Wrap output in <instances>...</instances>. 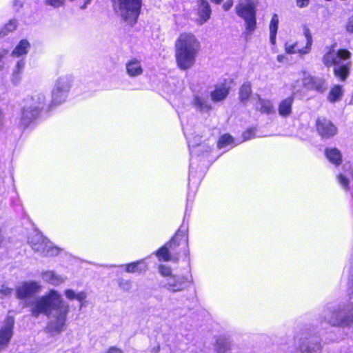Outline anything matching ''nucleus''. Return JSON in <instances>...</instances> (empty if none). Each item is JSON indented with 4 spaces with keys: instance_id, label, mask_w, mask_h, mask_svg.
<instances>
[{
    "instance_id": "obj_1",
    "label": "nucleus",
    "mask_w": 353,
    "mask_h": 353,
    "mask_svg": "<svg viewBox=\"0 0 353 353\" xmlns=\"http://www.w3.org/2000/svg\"><path fill=\"white\" fill-rule=\"evenodd\" d=\"M53 310L58 311V314L52 330L56 332H60L63 329L70 308L57 291L51 290L45 295L37 299L32 305L30 313L35 318L39 317L41 314L50 316Z\"/></svg>"
},
{
    "instance_id": "obj_2",
    "label": "nucleus",
    "mask_w": 353,
    "mask_h": 353,
    "mask_svg": "<svg viewBox=\"0 0 353 353\" xmlns=\"http://www.w3.org/2000/svg\"><path fill=\"white\" fill-rule=\"evenodd\" d=\"M201 44L195 36L191 33H181L175 42V61L177 67L181 70L191 68L196 61Z\"/></svg>"
},
{
    "instance_id": "obj_3",
    "label": "nucleus",
    "mask_w": 353,
    "mask_h": 353,
    "mask_svg": "<svg viewBox=\"0 0 353 353\" xmlns=\"http://www.w3.org/2000/svg\"><path fill=\"white\" fill-rule=\"evenodd\" d=\"M114 11L125 21L136 22L142 0H111Z\"/></svg>"
},
{
    "instance_id": "obj_4",
    "label": "nucleus",
    "mask_w": 353,
    "mask_h": 353,
    "mask_svg": "<svg viewBox=\"0 0 353 353\" xmlns=\"http://www.w3.org/2000/svg\"><path fill=\"white\" fill-rule=\"evenodd\" d=\"M179 260L180 256L189 255L188 228L181 225L172 238L166 242Z\"/></svg>"
},
{
    "instance_id": "obj_5",
    "label": "nucleus",
    "mask_w": 353,
    "mask_h": 353,
    "mask_svg": "<svg viewBox=\"0 0 353 353\" xmlns=\"http://www.w3.org/2000/svg\"><path fill=\"white\" fill-rule=\"evenodd\" d=\"M336 43L327 48V51L322 57L325 66L330 68L339 65L341 61H347L351 58V52L345 48H340L335 52Z\"/></svg>"
},
{
    "instance_id": "obj_6",
    "label": "nucleus",
    "mask_w": 353,
    "mask_h": 353,
    "mask_svg": "<svg viewBox=\"0 0 353 353\" xmlns=\"http://www.w3.org/2000/svg\"><path fill=\"white\" fill-rule=\"evenodd\" d=\"M315 130L321 139H332L338 134L337 126L325 117H318L315 121Z\"/></svg>"
},
{
    "instance_id": "obj_7",
    "label": "nucleus",
    "mask_w": 353,
    "mask_h": 353,
    "mask_svg": "<svg viewBox=\"0 0 353 353\" xmlns=\"http://www.w3.org/2000/svg\"><path fill=\"white\" fill-rule=\"evenodd\" d=\"M328 323L332 326L350 325L353 323V307L350 310L340 308L333 310Z\"/></svg>"
},
{
    "instance_id": "obj_8",
    "label": "nucleus",
    "mask_w": 353,
    "mask_h": 353,
    "mask_svg": "<svg viewBox=\"0 0 353 353\" xmlns=\"http://www.w3.org/2000/svg\"><path fill=\"white\" fill-rule=\"evenodd\" d=\"M14 318L8 315L4 319V324L0 327V352L6 350L9 345L14 335Z\"/></svg>"
},
{
    "instance_id": "obj_9",
    "label": "nucleus",
    "mask_w": 353,
    "mask_h": 353,
    "mask_svg": "<svg viewBox=\"0 0 353 353\" xmlns=\"http://www.w3.org/2000/svg\"><path fill=\"white\" fill-rule=\"evenodd\" d=\"M256 0H239L236 7V13L245 22H256Z\"/></svg>"
},
{
    "instance_id": "obj_10",
    "label": "nucleus",
    "mask_w": 353,
    "mask_h": 353,
    "mask_svg": "<svg viewBox=\"0 0 353 353\" xmlns=\"http://www.w3.org/2000/svg\"><path fill=\"white\" fill-rule=\"evenodd\" d=\"M41 290L37 281L24 282L16 288L17 298L21 300L30 299L37 294Z\"/></svg>"
},
{
    "instance_id": "obj_11",
    "label": "nucleus",
    "mask_w": 353,
    "mask_h": 353,
    "mask_svg": "<svg viewBox=\"0 0 353 353\" xmlns=\"http://www.w3.org/2000/svg\"><path fill=\"white\" fill-rule=\"evenodd\" d=\"M190 281L183 275L173 274L170 278L167 279L165 287L172 292H180L185 290L189 285Z\"/></svg>"
},
{
    "instance_id": "obj_12",
    "label": "nucleus",
    "mask_w": 353,
    "mask_h": 353,
    "mask_svg": "<svg viewBox=\"0 0 353 353\" xmlns=\"http://www.w3.org/2000/svg\"><path fill=\"white\" fill-rule=\"evenodd\" d=\"M285 52L289 54H297L300 57H303L310 52V46L306 45L303 39H300L294 43L285 42L284 45Z\"/></svg>"
},
{
    "instance_id": "obj_13",
    "label": "nucleus",
    "mask_w": 353,
    "mask_h": 353,
    "mask_svg": "<svg viewBox=\"0 0 353 353\" xmlns=\"http://www.w3.org/2000/svg\"><path fill=\"white\" fill-rule=\"evenodd\" d=\"M230 92V87L227 83H222L214 86L210 92V97L213 102L217 103L224 101Z\"/></svg>"
},
{
    "instance_id": "obj_14",
    "label": "nucleus",
    "mask_w": 353,
    "mask_h": 353,
    "mask_svg": "<svg viewBox=\"0 0 353 353\" xmlns=\"http://www.w3.org/2000/svg\"><path fill=\"white\" fill-rule=\"evenodd\" d=\"M154 254L159 261H172L177 263L179 261L177 256L172 252L171 249H170L167 243L157 249Z\"/></svg>"
},
{
    "instance_id": "obj_15",
    "label": "nucleus",
    "mask_w": 353,
    "mask_h": 353,
    "mask_svg": "<svg viewBox=\"0 0 353 353\" xmlns=\"http://www.w3.org/2000/svg\"><path fill=\"white\" fill-rule=\"evenodd\" d=\"M40 110L38 106L24 107L22 110L21 123L24 126H28L39 116Z\"/></svg>"
},
{
    "instance_id": "obj_16",
    "label": "nucleus",
    "mask_w": 353,
    "mask_h": 353,
    "mask_svg": "<svg viewBox=\"0 0 353 353\" xmlns=\"http://www.w3.org/2000/svg\"><path fill=\"white\" fill-rule=\"evenodd\" d=\"M238 99L243 105H246L252 98V87L250 81L243 83L239 87Z\"/></svg>"
},
{
    "instance_id": "obj_17",
    "label": "nucleus",
    "mask_w": 353,
    "mask_h": 353,
    "mask_svg": "<svg viewBox=\"0 0 353 353\" xmlns=\"http://www.w3.org/2000/svg\"><path fill=\"white\" fill-rule=\"evenodd\" d=\"M294 101V97L290 96L280 101L278 105V112L281 117L286 118L291 115Z\"/></svg>"
},
{
    "instance_id": "obj_18",
    "label": "nucleus",
    "mask_w": 353,
    "mask_h": 353,
    "mask_svg": "<svg viewBox=\"0 0 353 353\" xmlns=\"http://www.w3.org/2000/svg\"><path fill=\"white\" fill-rule=\"evenodd\" d=\"M148 269V265L145 259H141L137 261L127 263L125 266V270L129 273H143Z\"/></svg>"
},
{
    "instance_id": "obj_19",
    "label": "nucleus",
    "mask_w": 353,
    "mask_h": 353,
    "mask_svg": "<svg viewBox=\"0 0 353 353\" xmlns=\"http://www.w3.org/2000/svg\"><path fill=\"white\" fill-rule=\"evenodd\" d=\"M125 67L128 74L131 77L139 76L143 72L141 61L137 59L128 61L125 64Z\"/></svg>"
},
{
    "instance_id": "obj_20",
    "label": "nucleus",
    "mask_w": 353,
    "mask_h": 353,
    "mask_svg": "<svg viewBox=\"0 0 353 353\" xmlns=\"http://www.w3.org/2000/svg\"><path fill=\"white\" fill-rule=\"evenodd\" d=\"M192 105L201 112H208L212 109V105L205 98L199 95L194 96Z\"/></svg>"
},
{
    "instance_id": "obj_21",
    "label": "nucleus",
    "mask_w": 353,
    "mask_h": 353,
    "mask_svg": "<svg viewBox=\"0 0 353 353\" xmlns=\"http://www.w3.org/2000/svg\"><path fill=\"white\" fill-rule=\"evenodd\" d=\"M352 63L347 61L334 69V74L341 81H345L350 74Z\"/></svg>"
},
{
    "instance_id": "obj_22",
    "label": "nucleus",
    "mask_w": 353,
    "mask_h": 353,
    "mask_svg": "<svg viewBox=\"0 0 353 353\" xmlns=\"http://www.w3.org/2000/svg\"><path fill=\"white\" fill-rule=\"evenodd\" d=\"M325 155L329 161L335 165H339L342 163V154L336 148H325Z\"/></svg>"
},
{
    "instance_id": "obj_23",
    "label": "nucleus",
    "mask_w": 353,
    "mask_h": 353,
    "mask_svg": "<svg viewBox=\"0 0 353 353\" xmlns=\"http://www.w3.org/2000/svg\"><path fill=\"white\" fill-rule=\"evenodd\" d=\"M303 86L307 90H316L318 92H322L323 90V83L318 81L312 77H305L303 81Z\"/></svg>"
},
{
    "instance_id": "obj_24",
    "label": "nucleus",
    "mask_w": 353,
    "mask_h": 353,
    "mask_svg": "<svg viewBox=\"0 0 353 353\" xmlns=\"http://www.w3.org/2000/svg\"><path fill=\"white\" fill-rule=\"evenodd\" d=\"M30 43L27 39H21L12 52L14 57H19L28 54Z\"/></svg>"
},
{
    "instance_id": "obj_25",
    "label": "nucleus",
    "mask_w": 353,
    "mask_h": 353,
    "mask_svg": "<svg viewBox=\"0 0 353 353\" xmlns=\"http://www.w3.org/2000/svg\"><path fill=\"white\" fill-rule=\"evenodd\" d=\"M343 94V86L339 84L334 85L327 97V100L332 103L341 99Z\"/></svg>"
},
{
    "instance_id": "obj_26",
    "label": "nucleus",
    "mask_w": 353,
    "mask_h": 353,
    "mask_svg": "<svg viewBox=\"0 0 353 353\" xmlns=\"http://www.w3.org/2000/svg\"><path fill=\"white\" fill-rule=\"evenodd\" d=\"M197 2L199 4V15L202 20H208L211 14V9L208 2L206 0H197Z\"/></svg>"
},
{
    "instance_id": "obj_27",
    "label": "nucleus",
    "mask_w": 353,
    "mask_h": 353,
    "mask_svg": "<svg viewBox=\"0 0 353 353\" xmlns=\"http://www.w3.org/2000/svg\"><path fill=\"white\" fill-rule=\"evenodd\" d=\"M259 103L260 107L258 109V111L261 114H270L274 112V105L270 100H265L259 97Z\"/></svg>"
},
{
    "instance_id": "obj_28",
    "label": "nucleus",
    "mask_w": 353,
    "mask_h": 353,
    "mask_svg": "<svg viewBox=\"0 0 353 353\" xmlns=\"http://www.w3.org/2000/svg\"><path fill=\"white\" fill-rule=\"evenodd\" d=\"M234 141L233 137L229 133L222 134L218 139L216 146L219 149L223 148L227 145L232 144Z\"/></svg>"
},
{
    "instance_id": "obj_29",
    "label": "nucleus",
    "mask_w": 353,
    "mask_h": 353,
    "mask_svg": "<svg viewBox=\"0 0 353 353\" xmlns=\"http://www.w3.org/2000/svg\"><path fill=\"white\" fill-rule=\"evenodd\" d=\"M157 269L159 274L166 279L170 278L173 275L172 268L169 265L159 264Z\"/></svg>"
},
{
    "instance_id": "obj_30",
    "label": "nucleus",
    "mask_w": 353,
    "mask_h": 353,
    "mask_svg": "<svg viewBox=\"0 0 353 353\" xmlns=\"http://www.w3.org/2000/svg\"><path fill=\"white\" fill-rule=\"evenodd\" d=\"M63 90L59 88H56L52 91V103L56 105L64 101L65 95Z\"/></svg>"
},
{
    "instance_id": "obj_31",
    "label": "nucleus",
    "mask_w": 353,
    "mask_h": 353,
    "mask_svg": "<svg viewBox=\"0 0 353 353\" xmlns=\"http://www.w3.org/2000/svg\"><path fill=\"white\" fill-rule=\"evenodd\" d=\"M270 40L272 45L276 43V37L278 30V23H270Z\"/></svg>"
},
{
    "instance_id": "obj_32",
    "label": "nucleus",
    "mask_w": 353,
    "mask_h": 353,
    "mask_svg": "<svg viewBox=\"0 0 353 353\" xmlns=\"http://www.w3.org/2000/svg\"><path fill=\"white\" fill-rule=\"evenodd\" d=\"M49 281L53 285H58L63 281V279L54 274L53 272H49L47 273Z\"/></svg>"
},
{
    "instance_id": "obj_33",
    "label": "nucleus",
    "mask_w": 353,
    "mask_h": 353,
    "mask_svg": "<svg viewBox=\"0 0 353 353\" xmlns=\"http://www.w3.org/2000/svg\"><path fill=\"white\" fill-rule=\"evenodd\" d=\"M212 152V148L208 145H204L199 150L198 156L201 157L203 159H208Z\"/></svg>"
},
{
    "instance_id": "obj_34",
    "label": "nucleus",
    "mask_w": 353,
    "mask_h": 353,
    "mask_svg": "<svg viewBox=\"0 0 353 353\" xmlns=\"http://www.w3.org/2000/svg\"><path fill=\"white\" fill-rule=\"evenodd\" d=\"M65 0H44V3L47 6L57 8L64 6Z\"/></svg>"
},
{
    "instance_id": "obj_35",
    "label": "nucleus",
    "mask_w": 353,
    "mask_h": 353,
    "mask_svg": "<svg viewBox=\"0 0 353 353\" xmlns=\"http://www.w3.org/2000/svg\"><path fill=\"white\" fill-rule=\"evenodd\" d=\"M304 35L305 39H303V41L305 42L306 45H307V46H310V49H312V45L313 42L312 37L310 31V29L307 27H304Z\"/></svg>"
},
{
    "instance_id": "obj_36",
    "label": "nucleus",
    "mask_w": 353,
    "mask_h": 353,
    "mask_svg": "<svg viewBox=\"0 0 353 353\" xmlns=\"http://www.w3.org/2000/svg\"><path fill=\"white\" fill-rule=\"evenodd\" d=\"M12 290L5 285H2L0 288V298L3 299L6 296H8L11 294Z\"/></svg>"
},
{
    "instance_id": "obj_37",
    "label": "nucleus",
    "mask_w": 353,
    "mask_h": 353,
    "mask_svg": "<svg viewBox=\"0 0 353 353\" xmlns=\"http://www.w3.org/2000/svg\"><path fill=\"white\" fill-rule=\"evenodd\" d=\"M339 183L347 190L349 189V180L345 176L340 174L337 176Z\"/></svg>"
},
{
    "instance_id": "obj_38",
    "label": "nucleus",
    "mask_w": 353,
    "mask_h": 353,
    "mask_svg": "<svg viewBox=\"0 0 353 353\" xmlns=\"http://www.w3.org/2000/svg\"><path fill=\"white\" fill-rule=\"evenodd\" d=\"M30 99L32 101H36L37 105H40V104H43L44 103L45 97L41 94H35L34 96H32L30 97Z\"/></svg>"
},
{
    "instance_id": "obj_39",
    "label": "nucleus",
    "mask_w": 353,
    "mask_h": 353,
    "mask_svg": "<svg viewBox=\"0 0 353 353\" xmlns=\"http://www.w3.org/2000/svg\"><path fill=\"white\" fill-rule=\"evenodd\" d=\"M64 294H65V296L70 300H73V299H76L75 296L77 294L74 292V290H72L71 289L65 290L64 292Z\"/></svg>"
},
{
    "instance_id": "obj_40",
    "label": "nucleus",
    "mask_w": 353,
    "mask_h": 353,
    "mask_svg": "<svg viewBox=\"0 0 353 353\" xmlns=\"http://www.w3.org/2000/svg\"><path fill=\"white\" fill-rule=\"evenodd\" d=\"M105 353H123V351L117 346H110L107 349Z\"/></svg>"
},
{
    "instance_id": "obj_41",
    "label": "nucleus",
    "mask_w": 353,
    "mask_h": 353,
    "mask_svg": "<svg viewBox=\"0 0 353 353\" xmlns=\"http://www.w3.org/2000/svg\"><path fill=\"white\" fill-rule=\"evenodd\" d=\"M310 0H296V6L299 8H305L310 3Z\"/></svg>"
},
{
    "instance_id": "obj_42",
    "label": "nucleus",
    "mask_w": 353,
    "mask_h": 353,
    "mask_svg": "<svg viewBox=\"0 0 353 353\" xmlns=\"http://www.w3.org/2000/svg\"><path fill=\"white\" fill-rule=\"evenodd\" d=\"M24 65H25L24 61H18L17 63V65H16L15 73L19 74L20 72H21V71L23 70V69L24 68Z\"/></svg>"
},
{
    "instance_id": "obj_43",
    "label": "nucleus",
    "mask_w": 353,
    "mask_h": 353,
    "mask_svg": "<svg viewBox=\"0 0 353 353\" xmlns=\"http://www.w3.org/2000/svg\"><path fill=\"white\" fill-rule=\"evenodd\" d=\"M76 299L79 302L83 303L85 298H86V294L84 292H80L76 294Z\"/></svg>"
},
{
    "instance_id": "obj_44",
    "label": "nucleus",
    "mask_w": 353,
    "mask_h": 353,
    "mask_svg": "<svg viewBox=\"0 0 353 353\" xmlns=\"http://www.w3.org/2000/svg\"><path fill=\"white\" fill-rule=\"evenodd\" d=\"M254 137V132L252 129H248L244 132V137L246 139L252 138Z\"/></svg>"
},
{
    "instance_id": "obj_45",
    "label": "nucleus",
    "mask_w": 353,
    "mask_h": 353,
    "mask_svg": "<svg viewBox=\"0 0 353 353\" xmlns=\"http://www.w3.org/2000/svg\"><path fill=\"white\" fill-rule=\"evenodd\" d=\"M232 6H233V1L228 0L224 3L223 8L225 10H228L232 8Z\"/></svg>"
},
{
    "instance_id": "obj_46",
    "label": "nucleus",
    "mask_w": 353,
    "mask_h": 353,
    "mask_svg": "<svg viewBox=\"0 0 353 353\" xmlns=\"http://www.w3.org/2000/svg\"><path fill=\"white\" fill-rule=\"evenodd\" d=\"M13 6L14 7V8L16 10H18V9L21 8L23 6V3L19 0H14L13 1Z\"/></svg>"
},
{
    "instance_id": "obj_47",
    "label": "nucleus",
    "mask_w": 353,
    "mask_h": 353,
    "mask_svg": "<svg viewBox=\"0 0 353 353\" xmlns=\"http://www.w3.org/2000/svg\"><path fill=\"white\" fill-rule=\"evenodd\" d=\"M346 29L350 32H353V23H348L346 26Z\"/></svg>"
},
{
    "instance_id": "obj_48",
    "label": "nucleus",
    "mask_w": 353,
    "mask_h": 353,
    "mask_svg": "<svg viewBox=\"0 0 353 353\" xmlns=\"http://www.w3.org/2000/svg\"><path fill=\"white\" fill-rule=\"evenodd\" d=\"M247 24H248V27H247L248 29L254 30L255 28V26L256 23H247Z\"/></svg>"
},
{
    "instance_id": "obj_49",
    "label": "nucleus",
    "mask_w": 353,
    "mask_h": 353,
    "mask_svg": "<svg viewBox=\"0 0 353 353\" xmlns=\"http://www.w3.org/2000/svg\"><path fill=\"white\" fill-rule=\"evenodd\" d=\"M270 22H279V17L277 14H274Z\"/></svg>"
},
{
    "instance_id": "obj_50",
    "label": "nucleus",
    "mask_w": 353,
    "mask_h": 353,
    "mask_svg": "<svg viewBox=\"0 0 353 353\" xmlns=\"http://www.w3.org/2000/svg\"><path fill=\"white\" fill-rule=\"evenodd\" d=\"M276 59H277L278 61L282 62L284 60L285 57L283 54H279L277 56Z\"/></svg>"
},
{
    "instance_id": "obj_51",
    "label": "nucleus",
    "mask_w": 353,
    "mask_h": 353,
    "mask_svg": "<svg viewBox=\"0 0 353 353\" xmlns=\"http://www.w3.org/2000/svg\"><path fill=\"white\" fill-rule=\"evenodd\" d=\"M229 349H230V347H227L225 349H223V350H221L220 347H219L217 348V350H218V352H225L226 350H229Z\"/></svg>"
},
{
    "instance_id": "obj_52",
    "label": "nucleus",
    "mask_w": 353,
    "mask_h": 353,
    "mask_svg": "<svg viewBox=\"0 0 353 353\" xmlns=\"http://www.w3.org/2000/svg\"><path fill=\"white\" fill-rule=\"evenodd\" d=\"M212 1L219 4L223 0H211Z\"/></svg>"
},
{
    "instance_id": "obj_53",
    "label": "nucleus",
    "mask_w": 353,
    "mask_h": 353,
    "mask_svg": "<svg viewBox=\"0 0 353 353\" xmlns=\"http://www.w3.org/2000/svg\"><path fill=\"white\" fill-rule=\"evenodd\" d=\"M160 350V347L159 346H157V347L156 348V352H159Z\"/></svg>"
},
{
    "instance_id": "obj_54",
    "label": "nucleus",
    "mask_w": 353,
    "mask_h": 353,
    "mask_svg": "<svg viewBox=\"0 0 353 353\" xmlns=\"http://www.w3.org/2000/svg\"><path fill=\"white\" fill-rule=\"evenodd\" d=\"M350 104L353 105V99H351Z\"/></svg>"
},
{
    "instance_id": "obj_55",
    "label": "nucleus",
    "mask_w": 353,
    "mask_h": 353,
    "mask_svg": "<svg viewBox=\"0 0 353 353\" xmlns=\"http://www.w3.org/2000/svg\"><path fill=\"white\" fill-rule=\"evenodd\" d=\"M1 114V110H0V115Z\"/></svg>"
}]
</instances>
